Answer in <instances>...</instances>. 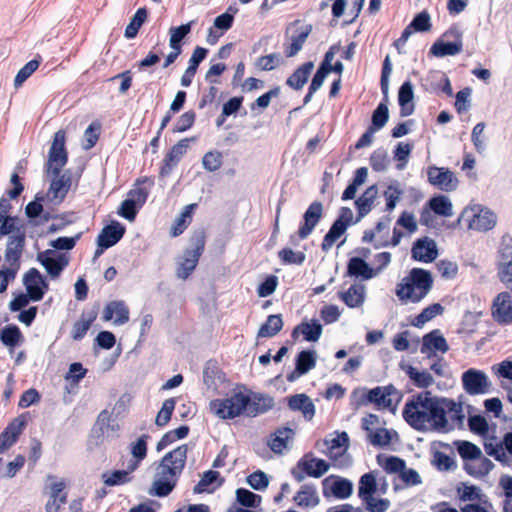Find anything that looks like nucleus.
<instances>
[{"label": "nucleus", "mask_w": 512, "mask_h": 512, "mask_svg": "<svg viewBox=\"0 0 512 512\" xmlns=\"http://www.w3.org/2000/svg\"><path fill=\"white\" fill-rule=\"evenodd\" d=\"M324 216V207L322 202L314 201L303 214V221L300 223L297 235L299 239H306L316 228Z\"/></svg>", "instance_id": "a211bd4d"}, {"label": "nucleus", "mask_w": 512, "mask_h": 512, "mask_svg": "<svg viewBox=\"0 0 512 512\" xmlns=\"http://www.w3.org/2000/svg\"><path fill=\"white\" fill-rule=\"evenodd\" d=\"M358 223L356 219H354L353 212L349 207L343 206L339 209L338 216L331 224L328 232L324 235L321 249L323 252H328L335 242L345 234L347 229L351 226Z\"/></svg>", "instance_id": "1a4fd4ad"}, {"label": "nucleus", "mask_w": 512, "mask_h": 512, "mask_svg": "<svg viewBox=\"0 0 512 512\" xmlns=\"http://www.w3.org/2000/svg\"><path fill=\"white\" fill-rule=\"evenodd\" d=\"M329 469V462L315 457L312 452H308L300 458L296 466L291 469V475L298 483H300L306 476L320 478L326 474Z\"/></svg>", "instance_id": "6e6552de"}, {"label": "nucleus", "mask_w": 512, "mask_h": 512, "mask_svg": "<svg viewBox=\"0 0 512 512\" xmlns=\"http://www.w3.org/2000/svg\"><path fill=\"white\" fill-rule=\"evenodd\" d=\"M22 283L26 293L30 294L33 302L41 301L49 290V283L37 268H30L24 273Z\"/></svg>", "instance_id": "4468645a"}, {"label": "nucleus", "mask_w": 512, "mask_h": 512, "mask_svg": "<svg viewBox=\"0 0 512 512\" xmlns=\"http://www.w3.org/2000/svg\"><path fill=\"white\" fill-rule=\"evenodd\" d=\"M148 18V9L146 7H140L137 9L135 14L131 17L128 25L125 28L124 36L127 39H133L138 35V32L142 25Z\"/></svg>", "instance_id": "09e8293b"}, {"label": "nucleus", "mask_w": 512, "mask_h": 512, "mask_svg": "<svg viewBox=\"0 0 512 512\" xmlns=\"http://www.w3.org/2000/svg\"><path fill=\"white\" fill-rule=\"evenodd\" d=\"M193 22L190 21L177 27H171L169 30V46L173 50L182 52V42L184 38L190 34Z\"/></svg>", "instance_id": "8fccbe9b"}, {"label": "nucleus", "mask_w": 512, "mask_h": 512, "mask_svg": "<svg viewBox=\"0 0 512 512\" xmlns=\"http://www.w3.org/2000/svg\"><path fill=\"white\" fill-rule=\"evenodd\" d=\"M496 269L499 280L512 292V237L509 234L501 238Z\"/></svg>", "instance_id": "9d476101"}, {"label": "nucleus", "mask_w": 512, "mask_h": 512, "mask_svg": "<svg viewBox=\"0 0 512 512\" xmlns=\"http://www.w3.org/2000/svg\"><path fill=\"white\" fill-rule=\"evenodd\" d=\"M283 325L281 314H271L267 317L265 323L260 326L257 337H274L282 330Z\"/></svg>", "instance_id": "49530a36"}, {"label": "nucleus", "mask_w": 512, "mask_h": 512, "mask_svg": "<svg viewBox=\"0 0 512 512\" xmlns=\"http://www.w3.org/2000/svg\"><path fill=\"white\" fill-rule=\"evenodd\" d=\"M366 296V289L363 284H353L347 291L340 292V299L349 307L357 308L363 305Z\"/></svg>", "instance_id": "4c0bfd02"}, {"label": "nucleus", "mask_w": 512, "mask_h": 512, "mask_svg": "<svg viewBox=\"0 0 512 512\" xmlns=\"http://www.w3.org/2000/svg\"><path fill=\"white\" fill-rule=\"evenodd\" d=\"M236 501L246 508H258L261 504L262 497L246 488H238L236 490Z\"/></svg>", "instance_id": "4d7b16f0"}, {"label": "nucleus", "mask_w": 512, "mask_h": 512, "mask_svg": "<svg viewBox=\"0 0 512 512\" xmlns=\"http://www.w3.org/2000/svg\"><path fill=\"white\" fill-rule=\"evenodd\" d=\"M492 316L498 324H512V296L509 292H501L496 296Z\"/></svg>", "instance_id": "4be33fe9"}, {"label": "nucleus", "mask_w": 512, "mask_h": 512, "mask_svg": "<svg viewBox=\"0 0 512 512\" xmlns=\"http://www.w3.org/2000/svg\"><path fill=\"white\" fill-rule=\"evenodd\" d=\"M462 385L469 395L484 394L488 391L490 381L488 376L482 370L469 368L462 374Z\"/></svg>", "instance_id": "f3484780"}, {"label": "nucleus", "mask_w": 512, "mask_h": 512, "mask_svg": "<svg viewBox=\"0 0 512 512\" xmlns=\"http://www.w3.org/2000/svg\"><path fill=\"white\" fill-rule=\"evenodd\" d=\"M196 207V203H192L184 207L183 211L174 220V223L170 229V235L172 237H178L186 230L192 221V215Z\"/></svg>", "instance_id": "79ce46f5"}, {"label": "nucleus", "mask_w": 512, "mask_h": 512, "mask_svg": "<svg viewBox=\"0 0 512 512\" xmlns=\"http://www.w3.org/2000/svg\"><path fill=\"white\" fill-rule=\"evenodd\" d=\"M9 267H3L0 269V293H4L11 281H13L20 268V261L8 262Z\"/></svg>", "instance_id": "680f3d73"}, {"label": "nucleus", "mask_w": 512, "mask_h": 512, "mask_svg": "<svg viewBox=\"0 0 512 512\" xmlns=\"http://www.w3.org/2000/svg\"><path fill=\"white\" fill-rule=\"evenodd\" d=\"M208 52L209 51L207 48L201 46H197L194 49L189 59L188 67L181 77V85L183 87H189L191 85L200 63L205 60V58L208 55Z\"/></svg>", "instance_id": "7c9ffc66"}, {"label": "nucleus", "mask_w": 512, "mask_h": 512, "mask_svg": "<svg viewBox=\"0 0 512 512\" xmlns=\"http://www.w3.org/2000/svg\"><path fill=\"white\" fill-rule=\"evenodd\" d=\"M149 192L145 188L130 190L128 197L123 200L117 210L120 217L132 222L142 206L146 203Z\"/></svg>", "instance_id": "ddd939ff"}, {"label": "nucleus", "mask_w": 512, "mask_h": 512, "mask_svg": "<svg viewBox=\"0 0 512 512\" xmlns=\"http://www.w3.org/2000/svg\"><path fill=\"white\" fill-rule=\"evenodd\" d=\"M114 314H116L114 320L116 325H123L129 321V309L122 300H114L106 304L102 315L103 321L107 322L112 320Z\"/></svg>", "instance_id": "bb28decb"}, {"label": "nucleus", "mask_w": 512, "mask_h": 512, "mask_svg": "<svg viewBox=\"0 0 512 512\" xmlns=\"http://www.w3.org/2000/svg\"><path fill=\"white\" fill-rule=\"evenodd\" d=\"M294 435V429L286 426L279 427L274 433L270 435L268 446L274 453L280 454L284 449L287 448L288 441L293 439Z\"/></svg>", "instance_id": "f704fd0d"}, {"label": "nucleus", "mask_w": 512, "mask_h": 512, "mask_svg": "<svg viewBox=\"0 0 512 512\" xmlns=\"http://www.w3.org/2000/svg\"><path fill=\"white\" fill-rule=\"evenodd\" d=\"M72 184V172L70 169L60 173L58 176H53L48 188V196L51 197V204L54 206L60 205L66 198Z\"/></svg>", "instance_id": "aec40b11"}, {"label": "nucleus", "mask_w": 512, "mask_h": 512, "mask_svg": "<svg viewBox=\"0 0 512 512\" xmlns=\"http://www.w3.org/2000/svg\"><path fill=\"white\" fill-rule=\"evenodd\" d=\"M176 400L174 398H168L163 402V405L158 412L155 424L159 427H164L171 420L173 411L175 409Z\"/></svg>", "instance_id": "69168bd1"}, {"label": "nucleus", "mask_w": 512, "mask_h": 512, "mask_svg": "<svg viewBox=\"0 0 512 512\" xmlns=\"http://www.w3.org/2000/svg\"><path fill=\"white\" fill-rule=\"evenodd\" d=\"M420 352L426 354L427 358L436 356L437 352L442 354L449 351L447 340L439 329H434L422 337Z\"/></svg>", "instance_id": "412c9836"}, {"label": "nucleus", "mask_w": 512, "mask_h": 512, "mask_svg": "<svg viewBox=\"0 0 512 512\" xmlns=\"http://www.w3.org/2000/svg\"><path fill=\"white\" fill-rule=\"evenodd\" d=\"M126 227L117 220H112L109 224L105 225L97 239L102 242L104 246L109 248L116 245L124 236Z\"/></svg>", "instance_id": "b1692460"}, {"label": "nucleus", "mask_w": 512, "mask_h": 512, "mask_svg": "<svg viewBox=\"0 0 512 512\" xmlns=\"http://www.w3.org/2000/svg\"><path fill=\"white\" fill-rule=\"evenodd\" d=\"M98 315V308L90 310L88 313L83 312L78 321L73 324L71 330V338L75 341L82 340L87 334L93 322Z\"/></svg>", "instance_id": "c9c22d12"}, {"label": "nucleus", "mask_w": 512, "mask_h": 512, "mask_svg": "<svg viewBox=\"0 0 512 512\" xmlns=\"http://www.w3.org/2000/svg\"><path fill=\"white\" fill-rule=\"evenodd\" d=\"M23 340L20 328L15 324H9L0 331V341L9 348H14Z\"/></svg>", "instance_id": "3c124183"}, {"label": "nucleus", "mask_w": 512, "mask_h": 512, "mask_svg": "<svg viewBox=\"0 0 512 512\" xmlns=\"http://www.w3.org/2000/svg\"><path fill=\"white\" fill-rule=\"evenodd\" d=\"M377 480L373 471L363 474L358 483V497L369 500L377 492Z\"/></svg>", "instance_id": "c03bdc74"}, {"label": "nucleus", "mask_w": 512, "mask_h": 512, "mask_svg": "<svg viewBox=\"0 0 512 512\" xmlns=\"http://www.w3.org/2000/svg\"><path fill=\"white\" fill-rule=\"evenodd\" d=\"M188 446L180 445L166 453L157 466V475L149 494L159 498L167 497L175 489L178 479L185 468Z\"/></svg>", "instance_id": "7ed1b4c3"}, {"label": "nucleus", "mask_w": 512, "mask_h": 512, "mask_svg": "<svg viewBox=\"0 0 512 512\" xmlns=\"http://www.w3.org/2000/svg\"><path fill=\"white\" fill-rule=\"evenodd\" d=\"M206 244V232L203 228L195 230L190 239L189 246L184 250L177 263L176 276L179 279H187L195 270L199 258L204 252Z\"/></svg>", "instance_id": "423d86ee"}, {"label": "nucleus", "mask_w": 512, "mask_h": 512, "mask_svg": "<svg viewBox=\"0 0 512 512\" xmlns=\"http://www.w3.org/2000/svg\"><path fill=\"white\" fill-rule=\"evenodd\" d=\"M409 24L416 32H428L432 28L431 16L427 10H423L417 13Z\"/></svg>", "instance_id": "774afa93"}, {"label": "nucleus", "mask_w": 512, "mask_h": 512, "mask_svg": "<svg viewBox=\"0 0 512 512\" xmlns=\"http://www.w3.org/2000/svg\"><path fill=\"white\" fill-rule=\"evenodd\" d=\"M469 430L479 436L486 437L489 431V425L487 419L481 415H470L468 418Z\"/></svg>", "instance_id": "e2e57ef3"}, {"label": "nucleus", "mask_w": 512, "mask_h": 512, "mask_svg": "<svg viewBox=\"0 0 512 512\" xmlns=\"http://www.w3.org/2000/svg\"><path fill=\"white\" fill-rule=\"evenodd\" d=\"M83 235V231L78 232L76 235L72 237L60 236L54 240L49 242V245L53 248L54 251H70L74 249L77 242L81 239Z\"/></svg>", "instance_id": "bf43d9fd"}, {"label": "nucleus", "mask_w": 512, "mask_h": 512, "mask_svg": "<svg viewBox=\"0 0 512 512\" xmlns=\"http://www.w3.org/2000/svg\"><path fill=\"white\" fill-rule=\"evenodd\" d=\"M414 86L410 80H406L398 89V104L400 116L407 117L414 113Z\"/></svg>", "instance_id": "393cba45"}, {"label": "nucleus", "mask_w": 512, "mask_h": 512, "mask_svg": "<svg viewBox=\"0 0 512 512\" xmlns=\"http://www.w3.org/2000/svg\"><path fill=\"white\" fill-rule=\"evenodd\" d=\"M346 275L370 280L375 277L373 267L363 257H351L347 263Z\"/></svg>", "instance_id": "2f4dec72"}, {"label": "nucleus", "mask_w": 512, "mask_h": 512, "mask_svg": "<svg viewBox=\"0 0 512 512\" xmlns=\"http://www.w3.org/2000/svg\"><path fill=\"white\" fill-rule=\"evenodd\" d=\"M393 436L398 437V433L395 430L377 428L368 433V440L373 446L385 447L391 443Z\"/></svg>", "instance_id": "5fc2aeb1"}, {"label": "nucleus", "mask_w": 512, "mask_h": 512, "mask_svg": "<svg viewBox=\"0 0 512 512\" xmlns=\"http://www.w3.org/2000/svg\"><path fill=\"white\" fill-rule=\"evenodd\" d=\"M444 307L440 303H433L425 307L414 319L411 321V325L417 328H421L424 324L438 315H442Z\"/></svg>", "instance_id": "603ef678"}, {"label": "nucleus", "mask_w": 512, "mask_h": 512, "mask_svg": "<svg viewBox=\"0 0 512 512\" xmlns=\"http://www.w3.org/2000/svg\"><path fill=\"white\" fill-rule=\"evenodd\" d=\"M439 255L435 240L424 236L416 239L411 248V258L417 262L432 263Z\"/></svg>", "instance_id": "6ab92c4d"}, {"label": "nucleus", "mask_w": 512, "mask_h": 512, "mask_svg": "<svg viewBox=\"0 0 512 512\" xmlns=\"http://www.w3.org/2000/svg\"><path fill=\"white\" fill-rule=\"evenodd\" d=\"M433 275L429 270L414 267L396 286V296L403 303H419L433 288Z\"/></svg>", "instance_id": "20e7f679"}, {"label": "nucleus", "mask_w": 512, "mask_h": 512, "mask_svg": "<svg viewBox=\"0 0 512 512\" xmlns=\"http://www.w3.org/2000/svg\"><path fill=\"white\" fill-rule=\"evenodd\" d=\"M300 327H302L303 339L308 342H317L323 332V326L317 319H312L310 322L304 320L300 323Z\"/></svg>", "instance_id": "6e6d98bb"}, {"label": "nucleus", "mask_w": 512, "mask_h": 512, "mask_svg": "<svg viewBox=\"0 0 512 512\" xmlns=\"http://www.w3.org/2000/svg\"><path fill=\"white\" fill-rule=\"evenodd\" d=\"M210 409L217 417L223 420L234 419L239 416L254 418L271 410L274 406L273 397L249 391L248 394L235 392L228 398L210 401Z\"/></svg>", "instance_id": "f03ea898"}, {"label": "nucleus", "mask_w": 512, "mask_h": 512, "mask_svg": "<svg viewBox=\"0 0 512 512\" xmlns=\"http://www.w3.org/2000/svg\"><path fill=\"white\" fill-rule=\"evenodd\" d=\"M428 207L436 215L442 217H450L453 214V205L448 196L444 194H436L432 196L427 202Z\"/></svg>", "instance_id": "ea45409f"}, {"label": "nucleus", "mask_w": 512, "mask_h": 512, "mask_svg": "<svg viewBox=\"0 0 512 512\" xmlns=\"http://www.w3.org/2000/svg\"><path fill=\"white\" fill-rule=\"evenodd\" d=\"M322 492L325 498L347 499L353 493V483L347 478L330 475L322 480Z\"/></svg>", "instance_id": "2eb2a0df"}, {"label": "nucleus", "mask_w": 512, "mask_h": 512, "mask_svg": "<svg viewBox=\"0 0 512 512\" xmlns=\"http://www.w3.org/2000/svg\"><path fill=\"white\" fill-rule=\"evenodd\" d=\"M223 164V154L218 150H211L204 154L202 158L203 168L208 172H215Z\"/></svg>", "instance_id": "052dcab7"}, {"label": "nucleus", "mask_w": 512, "mask_h": 512, "mask_svg": "<svg viewBox=\"0 0 512 512\" xmlns=\"http://www.w3.org/2000/svg\"><path fill=\"white\" fill-rule=\"evenodd\" d=\"M427 178L431 185L445 192L456 190L459 183L454 172L449 168L437 167L435 165L428 167Z\"/></svg>", "instance_id": "dca6fc26"}, {"label": "nucleus", "mask_w": 512, "mask_h": 512, "mask_svg": "<svg viewBox=\"0 0 512 512\" xmlns=\"http://www.w3.org/2000/svg\"><path fill=\"white\" fill-rule=\"evenodd\" d=\"M471 212V219L468 220V227L478 231L491 230L496 225L497 217L495 213L487 208H482L478 213Z\"/></svg>", "instance_id": "c756f323"}, {"label": "nucleus", "mask_w": 512, "mask_h": 512, "mask_svg": "<svg viewBox=\"0 0 512 512\" xmlns=\"http://www.w3.org/2000/svg\"><path fill=\"white\" fill-rule=\"evenodd\" d=\"M453 445L465 462L478 460L482 457L481 449L470 441L456 440L453 442Z\"/></svg>", "instance_id": "de8ad7c7"}, {"label": "nucleus", "mask_w": 512, "mask_h": 512, "mask_svg": "<svg viewBox=\"0 0 512 512\" xmlns=\"http://www.w3.org/2000/svg\"><path fill=\"white\" fill-rule=\"evenodd\" d=\"M389 93L383 94V98L377 107L373 110L371 115L370 126L377 131L381 130L389 120Z\"/></svg>", "instance_id": "a19ab883"}, {"label": "nucleus", "mask_w": 512, "mask_h": 512, "mask_svg": "<svg viewBox=\"0 0 512 512\" xmlns=\"http://www.w3.org/2000/svg\"><path fill=\"white\" fill-rule=\"evenodd\" d=\"M66 133L63 129L55 132L51 147L48 152V159L44 170L46 174L58 176L68 162V151L65 146Z\"/></svg>", "instance_id": "0eeeda50"}, {"label": "nucleus", "mask_w": 512, "mask_h": 512, "mask_svg": "<svg viewBox=\"0 0 512 512\" xmlns=\"http://www.w3.org/2000/svg\"><path fill=\"white\" fill-rule=\"evenodd\" d=\"M398 391L393 384L387 386H376L371 389H365V393L356 402L357 407L367 404H374L379 408H387L392 411L396 410L393 406L391 396L397 394Z\"/></svg>", "instance_id": "9b49d317"}, {"label": "nucleus", "mask_w": 512, "mask_h": 512, "mask_svg": "<svg viewBox=\"0 0 512 512\" xmlns=\"http://www.w3.org/2000/svg\"><path fill=\"white\" fill-rule=\"evenodd\" d=\"M293 500L299 507H315L320 502L314 484L302 485Z\"/></svg>", "instance_id": "58836bf2"}, {"label": "nucleus", "mask_w": 512, "mask_h": 512, "mask_svg": "<svg viewBox=\"0 0 512 512\" xmlns=\"http://www.w3.org/2000/svg\"><path fill=\"white\" fill-rule=\"evenodd\" d=\"M40 59L34 58L27 62L16 74L14 78V86L20 87L39 67Z\"/></svg>", "instance_id": "338daca9"}, {"label": "nucleus", "mask_w": 512, "mask_h": 512, "mask_svg": "<svg viewBox=\"0 0 512 512\" xmlns=\"http://www.w3.org/2000/svg\"><path fill=\"white\" fill-rule=\"evenodd\" d=\"M443 37L437 39L430 47L429 54L442 58L445 56H454L462 52L463 42L462 41H443Z\"/></svg>", "instance_id": "473e14b6"}, {"label": "nucleus", "mask_w": 512, "mask_h": 512, "mask_svg": "<svg viewBox=\"0 0 512 512\" xmlns=\"http://www.w3.org/2000/svg\"><path fill=\"white\" fill-rule=\"evenodd\" d=\"M400 368L418 388L426 389L434 384V378L427 370L419 371L414 366L403 363H400Z\"/></svg>", "instance_id": "e433bc0d"}, {"label": "nucleus", "mask_w": 512, "mask_h": 512, "mask_svg": "<svg viewBox=\"0 0 512 512\" xmlns=\"http://www.w3.org/2000/svg\"><path fill=\"white\" fill-rule=\"evenodd\" d=\"M317 363V353L313 349L301 350L295 357V367L307 374Z\"/></svg>", "instance_id": "864d4df0"}, {"label": "nucleus", "mask_w": 512, "mask_h": 512, "mask_svg": "<svg viewBox=\"0 0 512 512\" xmlns=\"http://www.w3.org/2000/svg\"><path fill=\"white\" fill-rule=\"evenodd\" d=\"M7 236L5 260L18 262L21 260L26 246V232L18 216L0 218V238Z\"/></svg>", "instance_id": "39448f33"}, {"label": "nucleus", "mask_w": 512, "mask_h": 512, "mask_svg": "<svg viewBox=\"0 0 512 512\" xmlns=\"http://www.w3.org/2000/svg\"><path fill=\"white\" fill-rule=\"evenodd\" d=\"M313 68V61H307L303 63L297 67L294 72L286 79V85L293 90H301L307 83Z\"/></svg>", "instance_id": "72a5a7b5"}, {"label": "nucleus", "mask_w": 512, "mask_h": 512, "mask_svg": "<svg viewBox=\"0 0 512 512\" xmlns=\"http://www.w3.org/2000/svg\"><path fill=\"white\" fill-rule=\"evenodd\" d=\"M390 159L385 148L380 147L372 152L369 163L373 171L384 172L390 165Z\"/></svg>", "instance_id": "13d9d810"}, {"label": "nucleus", "mask_w": 512, "mask_h": 512, "mask_svg": "<svg viewBox=\"0 0 512 512\" xmlns=\"http://www.w3.org/2000/svg\"><path fill=\"white\" fill-rule=\"evenodd\" d=\"M287 404L290 410L302 412L307 421L312 420L315 416V405L311 398L305 393L287 397Z\"/></svg>", "instance_id": "cd10ccee"}, {"label": "nucleus", "mask_w": 512, "mask_h": 512, "mask_svg": "<svg viewBox=\"0 0 512 512\" xmlns=\"http://www.w3.org/2000/svg\"><path fill=\"white\" fill-rule=\"evenodd\" d=\"M447 413L451 414L452 421L463 424L465 415L462 404L450 398L432 396L429 390L412 396L402 410L406 423L420 432L428 431L426 422L431 424V429L434 431L450 432L453 426L449 425Z\"/></svg>", "instance_id": "f257e3e1"}, {"label": "nucleus", "mask_w": 512, "mask_h": 512, "mask_svg": "<svg viewBox=\"0 0 512 512\" xmlns=\"http://www.w3.org/2000/svg\"><path fill=\"white\" fill-rule=\"evenodd\" d=\"M226 381L225 373L219 368L218 362L209 359L203 369V382L207 389L217 390Z\"/></svg>", "instance_id": "a878e982"}, {"label": "nucleus", "mask_w": 512, "mask_h": 512, "mask_svg": "<svg viewBox=\"0 0 512 512\" xmlns=\"http://www.w3.org/2000/svg\"><path fill=\"white\" fill-rule=\"evenodd\" d=\"M432 465L439 471H452L457 468L455 459L441 451L434 452Z\"/></svg>", "instance_id": "0e129e2a"}, {"label": "nucleus", "mask_w": 512, "mask_h": 512, "mask_svg": "<svg viewBox=\"0 0 512 512\" xmlns=\"http://www.w3.org/2000/svg\"><path fill=\"white\" fill-rule=\"evenodd\" d=\"M378 196V186L376 184H373L369 186L354 202L356 210H357V217L356 221H360L362 218H364L366 215H368L372 208L375 199Z\"/></svg>", "instance_id": "c85d7f7f"}, {"label": "nucleus", "mask_w": 512, "mask_h": 512, "mask_svg": "<svg viewBox=\"0 0 512 512\" xmlns=\"http://www.w3.org/2000/svg\"><path fill=\"white\" fill-rule=\"evenodd\" d=\"M312 29L313 27L311 24H306L297 30V34L291 37L290 46L285 48L284 52L286 57L290 58L299 53L304 43L306 42L308 36L312 32Z\"/></svg>", "instance_id": "37998d69"}, {"label": "nucleus", "mask_w": 512, "mask_h": 512, "mask_svg": "<svg viewBox=\"0 0 512 512\" xmlns=\"http://www.w3.org/2000/svg\"><path fill=\"white\" fill-rule=\"evenodd\" d=\"M376 461L388 474H400L405 469L406 461L399 456L378 454Z\"/></svg>", "instance_id": "a18cd8bd"}, {"label": "nucleus", "mask_w": 512, "mask_h": 512, "mask_svg": "<svg viewBox=\"0 0 512 512\" xmlns=\"http://www.w3.org/2000/svg\"><path fill=\"white\" fill-rule=\"evenodd\" d=\"M37 261L52 279H56L69 265L70 258L66 253L47 249L37 254Z\"/></svg>", "instance_id": "f8f14e48"}, {"label": "nucleus", "mask_w": 512, "mask_h": 512, "mask_svg": "<svg viewBox=\"0 0 512 512\" xmlns=\"http://www.w3.org/2000/svg\"><path fill=\"white\" fill-rule=\"evenodd\" d=\"M27 425L25 415L14 418L0 433V453H3L15 444Z\"/></svg>", "instance_id": "5701e85b"}]
</instances>
